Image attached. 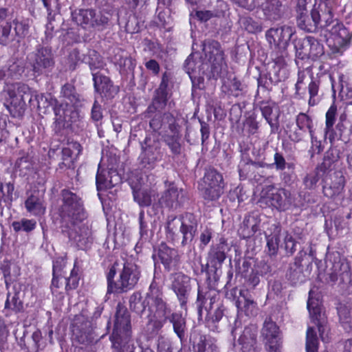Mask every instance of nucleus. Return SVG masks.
Segmentation results:
<instances>
[{
  "instance_id": "obj_1",
  "label": "nucleus",
  "mask_w": 352,
  "mask_h": 352,
  "mask_svg": "<svg viewBox=\"0 0 352 352\" xmlns=\"http://www.w3.org/2000/svg\"><path fill=\"white\" fill-rule=\"evenodd\" d=\"M130 309L138 314L142 315L148 311V317L159 320L160 327L163 323L169 321L174 332L182 340L185 337L186 319L178 312H172L163 292V287L155 280L149 286L148 291L142 299L141 293L135 292L129 298Z\"/></svg>"
},
{
  "instance_id": "obj_2",
  "label": "nucleus",
  "mask_w": 352,
  "mask_h": 352,
  "mask_svg": "<svg viewBox=\"0 0 352 352\" xmlns=\"http://www.w3.org/2000/svg\"><path fill=\"white\" fill-rule=\"evenodd\" d=\"M114 327L111 336L113 346L121 352H133L132 344L130 314L125 306L119 303L116 307ZM142 352H153L150 349Z\"/></svg>"
},
{
  "instance_id": "obj_3",
  "label": "nucleus",
  "mask_w": 352,
  "mask_h": 352,
  "mask_svg": "<svg viewBox=\"0 0 352 352\" xmlns=\"http://www.w3.org/2000/svg\"><path fill=\"white\" fill-rule=\"evenodd\" d=\"M61 205L58 209L61 228H71L87 218L82 198L68 189L60 192Z\"/></svg>"
},
{
  "instance_id": "obj_4",
  "label": "nucleus",
  "mask_w": 352,
  "mask_h": 352,
  "mask_svg": "<svg viewBox=\"0 0 352 352\" xmlns=\"http://www.w3.org/2000/svg\"><path fill=\"white\" fill-rule=\"evenodd\" d=\"M295 32V28L289 25L272 28L266 32V38L272 49V59L280 68L286 65L287 47Z\"/></svg>"
},
{
  "instance_id": "obj_5",
  "label": "nucleus",
  "mask_w": 352,
  "mask_h": 352,
  "mask_svg": "<svg viewBox=\"0 0 352 352\" xmlns=\"http://www.w3.org/2000/svg\"><path fill=\"white\" fill-rule=\"evenodd\" d=\"M197 221L192 214L188 213L181 218L175 217L169 219L166 226L167 237L172 241L175 240L177 228L182 236L181 245L185 247L190 245L197 231Z\"/></svg>"
},
{
  "instance_id": "obj_6",
  "label": "nucleus",
  "mask_w": 352,
  "mask_h": 352,
  "mask_svg": "<svg viewBox=\"0 0 352 352\" xmlns=\"http://www.w3.org/2000/svg\"><path fill=\"white\" fill-rule=\"evenodd\" d=\"M294 202V197L289 190L276 188L273 185L267 186L262 190L258 201L261 207H273L279 211L287 210Z\"/></svg>"
},
{
  "instance_id": "obj_7",
  "label": "nucleus",
  "mask_w": 352,
  "mask_h": 352,
  "mask_svg": "<svg viewBox=\"0 0 352 352\" xmlns=\"http://www.w3.org/2000/svg\"><path fill=\"white\" fill-rule=\"evenodd\" d=\"M116 265L121 266L118 269L119 278L116 294L127 292L138 284L141 276L140 268L131 258H121L116 261Z\"/></svg>"
},
{
  "instance_id": "obj_8",
  "label": "nucleus",
  "mask_w": 352,
  "mask_h": 352,
  "mask_svg": "<svg viewBox=\"0 0 352 352\" xmlns=\"http://www.w3.org/2000/svg\"><path fill=\"white\" fill-rule=\"evenodd\" d=\"M72 19L83 29L104 30L109 21L107 14L93 9H80L72 12Z\"/></svg>"
},
{
  "instance_id": "obj_9",
  "label": "nucleus",
  "mask_w": 352,
  "mask_h": 352,
  "mask_svg": "<svg viewBox=\"0 0 352 352\" xmlns=\"http://www.w3.org/2000/svg\"><path fill=\"white\" fill-rule=\"evenodd\" d=\"M216 295H210L208 294L207 296H204L201 294V292L198 291L197 299V307L199 317H201L203 307L204 304H207L208 300H209V305H206L205 309L207 312L206 320L207 327L212 331H216L217 327L215 324L218 322L223 316V309H222L220 304L217 303L215 308L214 304L216 302Z\"/></svg>"
},
{
  "instance_id": "obj_10",
  "label": "nucleus",
  "mask_w": 352,
  "mask_h": 352,
  "mask_svg": "<svg viewBox=\"0 0 352 352\" xmlns=\"http://www.w3.org/2000/svg\"><path fill=\"white\" fill-rule=\"evenodd\" d=\"M10 97V104H7V109L14 118H19L25 111L26 96L31 97L30 90L28 85L23 83L12 85L8 90Z\"/></svg>"
},
{
  "instance_id": "obj_11",
  "label": "nucleus",
  "mask_w": 352,
  "mask_h": 352,
  "mask_svg": "<svg viewBox=\"0 0 352 352\" xmlns=\"http://www.w3.org/2000/svg\"><path fill=\"white\" fill-rule=\"evenodd\" d=\"M202 45L205 56L210 64L212 76L217 78L226 69L223 51L216 41H205Z\"/></svg>"
},
{
  "instance_id": "obj_12",
  "label": "nucleus",
  "mask_w": 352,
  "mask_h": 352,
  "mask_svg": "<svg viewBox=\"0 0 352 352\" xmlns=\"http://www.w3.org/2000/svg\"><path fill=\"white\" fill-rule=\"evenodd\" d=\"M162 146V142L157 138H146L141 154V163L144 167L153 169L162 160L164 149Z\"/></svg>"
},
{
  "instance_id": "obj_13",
  "label": "nucleus",
  "mask_w": 352,
  "mask_h": 352,
  "mask_svg": "<svg viewBox=\"0 0 352 352\" xmlns=\"http://www.w3.org/2000/svg\"><path fill=\"white\" fill-rule=\"evenodd\" d=\"M308 82V91L309 94V104L314 106L317 103L316 96H318L320 80L313 77L312 73L309 70L299 71L298 73V80L295 85L296 94L300 98H303L306 94L305 88L302 85Z\"/></svg>"
},
{
  "instance_id": "obj_14",
  "label": "nucleus",
  "mask_w": 352,
  "mask_h": 352,
  "mask_svg": "<svg viewBox=\"0 0 352 352\" xmlns=\"http://www.w3.org/2000/svg\"><path fill=\"white\" fill-rule=\"evenodd\" d=\"M164 185L166 189L157 201L154 199V206L169 209L177 208L183 202L182 189H179L173 182L168 181L164 182Z\"/></svg>"
},
{
  "instance_id": "obj_15",
  "label": "nucleus",
  "mask_w": 352,
  "mask_h": 352,
  "mask_svg": "<svg viewBox=\"0 0 352 352\" xmlns=\"http://www.w3.org/2000/svg\"><path fill=\"white\" fill-rule=\"evenodd\" d=\"M61 229L63 233L80 249H85L92 243L91 231L88 226L80 223L71 228Z\"/></svg>"
},
{
  "instance_id": "obj_16",
  "label": "nucleus",
  "mask_w": 352,
  "mask_h": 352,
  "mask_svg": "<svg viewBox=\"0 0 352 352\" xmlns=\"http://www.w3.org/2000/svg\"><path fill=\"white\" fill-rule=\"evenodd\" d=\"M328 31L334 36L333 43L329 44L332 54L342 55L349 45L351 38L348 30L342 23L336 22V25L331 27Z\"/></svg>"
},
{
  "instance_id": "obj_17",
  "label": "nucleus",
  "mask_w": 352,
  "mask_h": 352,
  "mask_svg": "<svg viewBox=\"0 0 352 352\" xmlns=\"http://www.w3.org/2000/svg\"><path fill=\"white\" fill-rule=\"evenodd\" d=\"M171 289L177 295L180 306L186 309V303L190 291V278L182 272L175 273L171 276Z\"/></svg>"
},
{
  "instance_id": "obj_18",
  "label": "nucleus",
  "mask_w": 352,
  "mask_h": 352,
  "mask_svg": "<svg viewBox=\"0 0 352 352\" xmlns=\"http://www.w3.org/2000/svg\"><path fill=\"white\" fill-rule=\"evenodd\" d=\"M52 50L47 47H39L34 54L33 71L38 74L49 72L54 67Z\"/></svg>"
},
{
  "instance_id": "obj_19",
  "label": "nucleus",
  "mask_w": 352,
  "mask_h": 352,
  "mask_svg": "<svg viewBox=\"0 0 352 352\" xmlns=\"http://www.w3.org/2000/svg\"><path fill=\"white\" fill-rule=\"evenodd\" d=\"M190 343L193 352H219L214 340L197 329L191 331Z\"/></svg>"
},
{
  "instance_id": "obj_20",
  "label": "nucleus",
  "mask_w": 352,
  "mask_h": 352,
  "mask_svg": "<svg viewBox=\"0 0 352 352\" xmlns=\"http://www.w3.org/2000/svg\"><path fill=\"white\" fill-rule=\"evenodd\" d=\"M93 81L95 91L102 97L112 98L118 93V87L113 85L108 76L100 72L93 74Z\"/></svg>"
},
{
  "instance_id": "obj_21",
  "label": "nucleus",
  "mask_w": 352,
  "mask_h": 352,
  "mask_svg": "<svg viewBox=\"0 0 352 352\" xmlns=\"http://www.w3.org/2000/svg\"><path fill=\"white\" fill-rule=\"evenodd\" d=\"M54 113V130L60 131L65 128L67 122L72 121L71 114L74 113V107L67 102H59L58 100L53 107Z\"/></svg>"
},
{
  "instance_id": "obj_22",
  "label": "nucleus",
  "mask_w": 352,
  "mask_h": 352,
  "mask_svg": "<svg viewBox=\"0 0 352 352\" xmlns=\"http://www.w3.org/2000/svg\"><path fill=\"white\" fill-rule=\"evenodd\" d=\"M270 352H278L280 347L279 328L270 318L266 319L261 330Z\"/></svg>"
},
{
  "instance_id": "obj_23",
  "label": "nucleus",
  "mask_w": 352,
  "mask_h": 352,
  "mask_svg": "<svg viewBox=\"0 0 352 352\" xmlns=\"http://www.w3.org/2000/svg\"><path fill=\"white\" fill-rule=\"evenodd\" d=\"M168 78L166 74L162 76V81L159 87L155 91L152 100V104L148 107V109L162 110L167 105L170 94L168 91Z\"/></svg>"
},
{
  "instance_id": "obj_24",
  "label": "nucleus",
  "mask_w": 352,
  "mask_h": 352,
  "mask_svg": "<svg viewBox=\"0 0 352 352\" xmlns=\"http://www.w3.org/2000/svg\"><path fill=\"white\" fill-rule=\"evenodd\" d=\"M121 182V177L116 170H98L96 184L98 191L105 190L116 186Z\"/></svg>"
},
{
  "instance_id": "obj_25",
  "label": "nucleus",
  "mask_w": 352,
  "mask_h": 352,
  "mask_svg": "<svg viewBox=\"0 0 352 352\" xmlns=\"http://www.w3.org/2000/svg\"><path fill=\"white\" fill-rule=\"evenodd\" d=\"M257 327L254 324L245 327L240 335L238 342L241 345L242 352H258L256 346Z\"/></svg>"
},
{
  "instance_id": "obj_26",
  "label": "nucleus",
  "mask_w": 352,
  "mask_h": 352,
  "mask_svg": "<svg viewBox=\"0 0 352 352\" xmlns=\"http://www.w3.org/2000/svg\"><path fill=\"white\" fill-rule=\"evenodd\" d=\"M171 129L166 131L164 134L162 135V140L168 147L172 154L174 155H179L182 153V134L180 132V126L178 124L173 126Z\"/></svg>"
},
{
  "instance_id": "obj_27",
  "label": "nucleus",
  "mask_w": 352,
  "mask_h": 352,
  "mask_svg": "<svg viewBox=\"0 0 352 352\" xmlns=\"http://www.w3.org/2000/svg\"><path fill=\"white\" fill-rule=\"evenodd\" d=\"M311 291L309 292V296L307 300V309L311 317L317 321L318 331L322 340L324 342H329L328 329L324 325V321H320L321 309L318 300H315L311 297Z\"/></svg>"
},
{
  "instance_id": "obj_28",
  "label": "nucleus",
  "mask_w": 352,
  "mask_h": 352,
  "mask_svg": "<svg viewBox=\"0 0 352 352\" xmlns=\"http://www.w3.org/2000/svg\"><path fill=\"white\" fill-rule=\"evenodd\" d=\"M173 124L176 125L177 121L175 117L170 113H164L162 115H155L149 122L150 127L155 132H157L160 135L164 134L166 131L171 129Z\"/></svg>"
},
{
  "instance_id": "obj_29",
  "label": "nucleus",
  "mask_w": 352,
  "mask_h": 352,
  "mask_svg": "<svg viewBox=\"0 0 352 352\" xmlns=\"http://www.w3.org/2000/svg\"><path fill=\"white\" fill-rule=\"evenodd\" d=\"M330 271L328 276L329 280L332 283H335L338 278L342 283H348L351 280V267L345 261H335Z\"/></svg>"
},
{
  "instance_id": "obj_30",
  "label": "nucleus",
  "mask_w": 352,
  "mask_h": 352,
  "mask_svg": "<svg viewBox=\"0 0 352 352\" xmlns=\"http://www.w3.org/2000/svg\"><path fill=\"white\" fill-rule=\"evenodd\" d=\"M226 258L225 245L219 243L210 248L207 257V267H212L216 272L221 267L223 263Z\"/></svg>"
},
{
  "instance_id": "obj_31",
  "label": "nucleus",
  "mask_w": 352,
  "mask_h": 352,
  "mask_svg": "<svg viewBox=\"0 0 352 352\" xmlns=\"http://www.w3.org/2000/svg\"><path fill=\"white\" fill-rule=\"evenodd\" d=\"M262 7L264 15L270 21L279 20L285 11V6L280 0H267Z\"/></svg>"
},
{
  "instance_id": "obj_32",
  "label": "nucleus",
  "mask_w": 352,
  "mask_h": 352,
  "mask_svg": "<svg viewBox=\"0 0 352 352\" xmlns=\"http://www.w3.org/2000/svg\"><path fill=\"white\" fill-rule=\"evenodd\" d=\"M158 256L164 267L168 270L176 267L179 260L177 251L165 244H161L160 246Z\"/></svg>"
},
{
  "instance_id": "obj_33",
  "label": "nucleus",
  "mask_w": 352,
  "mask_h": 352,
  "mask_svg": "<svg viewBox=\"0 0 352 352\" xmlns=\"http://www.w3.org/2000/svg\"><path fill=\"white\" fill-rule=\"evenodd\" d=\"M318 13L314 8L310 16L307 12H300L296 16L298 26L306 32H314L318 28Z\"/></svg>"
},
{
  "instance_id": "obj_34",
  "label": "nucleus",
  "mask_w": 352,
  "mask_h": 352,
  "mask_svg": "<svg viewBox=\"0 0 352 352\" xmlns=\"http://www.w3.org/2000/svg\"><path fill=\"white\" fill-rule=\"evenodd\" d=\"M239 294L240 296L235 302L238 309L243 311L248 316H255L257 313V304L251 295L247 290H241Z\"/></svg>"
},
{
  "instance_id": "obj_35",
  "label": "nucleus",
  "mask_w": 352,
  "mask_h": 352,
  "mask_svg": "<svg viewBox=\"0 0 352 352\" xmlns=\"http://www.w3.org/2000/svg\"><path fill=\"white\" fill-rule=\"evenodd\" d=\"M330 180L329 183L326 181V186H324L323 190L326 196L332 197L342 192L345 179L342 173L335 172L330 175Z\"/></svg>"
},
{
  "instance_id": "obj_36",
  "label": "nucleus",
  "mask_w": 352,
  "mask_h": 352,
  "mask_svg": "<svg viewBox=\"0 0 352 352\" xmlns=\"http://www.w3.org/2000/svg\"><path fill=\"white\" fill-rule=\"evenodd\" d=\"M316 8L318 13V28H327V30L336 25L337 20L333 19L331 9L327 6V3H321Z\"/></svg>"
},
{
  "instance_id": "obj_37",
  "label": "nucleus",
  "mask_w": 352,
  "mask_h": 352,
  "mask_svg": "<svg viewBox=\"0 0 352 352\" xmlns=\"http://www.w3.org/2000/svg\"><path fill=\"white\" fill-rule=\"evenodd\" d=\"M340 322L346 331H352V302H340L337 307Z\"/></svg>"
},
{
  "instance_id": "obj_38",
  "label": "nucleus",
  "mask_w": 352,
  "mask_h": 352,
  "mask_svg": "<svg viewBox=\"0 0 352 352\" xmlns=\"http://www.w3.org/2000/svg\"><path fill=\"white\" fill-rule=\"evenodd\" d=\"M74 339L83 344L91 343L93 340L92 329L89 322H86L80 326L75 325L73 329Z\"/></svg>"
},
{
  "instance_id": "obj_39",
  "label": "nucleus",
  "mask_w": 352,
  "mask_h": 352,
  "mask_svg": "<svg viewBox=\"0 0 352 352\" xmlns=\"http://www.w3.org/2000/svg\"><path fill=\"white\" fill-rule=\"evenodd\" d=\"M81 151V146L78 143H72L68 147H65L62 150L63 162L59 164L60 168L63 166L66 168H72L74 165L76 157L80 154Z\"/></svg>"
},
{
  "instance_id": "obj_40",
  "label": "nucleus",
  "mask_w": 352,
  "mask_h": 352,
  "mask_svg": "<svg viewBox=\"0 0 352 352\" xmlns=\"http://www.w3.org/2000/svg\"><path fill=\"white\" fill-rule=\"evenodd\" d=\"M133 193L134 200L140 206H148L153 201L154 202V199H155V198L153 199L156 194V192L153 189L133 188Z\"/></svg>"
},
{
  "instance_id": "obj_41",
  "label": "nucleus",
  "mask_w": 352,
  "mask_h": 352,
  "mask_svg": "<svg viewBox=\"0 0 352 352\" xmlns=\"http://www.w3.org/2000/svg\"><path fill=\"white\" fill-rule=\"evenodd\" d=\"M25 207L28 212L34 216L43 214L45 212V206L43 200L38 196L32 195L25 201Z\"/></svg>"
},
{
  "instance_id": "obj_42",
  "label": "nucleus",
  "mask_w": 352,
  "mask_h": 352,
  "mask_svg": "<svg viewBox=\"0 0 352 352\" xmlns=\"http://www.w3.org/2000/svg\"><path fill=\"white\" fill-rule=\"evenodd\" d=\"M337 107L332 104L326 113V121L324 128V135L329 137L331 142L335 140L336 132L333 129V125L336 119Z\"/></svg>"
},
{
  "instance_id": "obj_43",
  "label": "nucleus",
  "mask_w": 352,
  "mask_h": 352,
  "mask_svg": "<svg viewBox=\"0 0 352 352\" xmlns=\"http://www.w3.org/2000/svg\"><path fill=\"white\" fill-rule=\"evenodd\" d=\"M203 184L215 188H224L222 175L214 168H209L206 170L204 177Z\"/></svg>"
},
{
  "instance_id": "obj_44",
  "label": "nucleus",
  "mask_w": 352,
  "mask_h": 352,
  "mask_svg": "<svg viewBox=\"0 0 352 352\" xmlns=\"http://www.w3.org/2000/svg\"><path fill=\"white\" fill-rule=\"evenodd\" d=\"M25 70L24 63L20 60H11L9 61L8 68L4 76L8 78L19 79Z\"/></svg>"
},
{
  "instance_id": "obj_45",
  "label": "nucleus",
  "mask_w": 352,
  "mask_h": 352,
  "mask_svg": "<svg viewBox=\"0 0 352 352\" xmlns=\"http://www.w3.org/2000/svg\"><path fill=\"white\" fill-rule=\"evenodd\" d=\"M34 100L36 102L37 108L39 110H45L50 106L54 107L57 102V100L54 98L50 94H34V95H31L29 101L31 102Z\"/></svg>"
},
{
  "instance_id": "obj_46",
  "label": "nucleus",
  "mask_w": 352,
  "mask_h": 352,
  "mask_svg": "<svg viewBox=\"0 0 352 352\" xmlns=\"http://www.w3.org/2000/svg\"><path fill=\"white\" fill-rule=\"evenodd\" d=\"M258 229L254 218L245 217L240 226L239 232L243 239H248L253 236Z\"/></svg>"
},
{
  "instance_id": "obj_47",
  "label": "nucleus",
  "mask_w": 352,
  "mask_h": 352,
  "mask_svg": "<svg viewBox=\"0 0 352 352\" xmlns=\"http://www.w3.org/2000/svg\"><path fill=\"white\" fill-rule=\"evenodd\" d=\"M201 197L207 201H213L219 199L223 192V188L213 187L206 184H201L200 188Z\"/></svg>"
},
{
  "instance_id": "obj_48",
  "label": "nucleus",
  "mask_w": 352,
  "mask_h": 352,
  "mask_svg": "<svg viewBox=\"0 0 352 352\" xmlns=\"http://www.w3.org/2000/svg\"><path fill=\"white\" fill-rule=\"evenodd\" d=\"M140 234L142 239L146 241L153 236V231L151 228L152 222L151 218L148 219L144 217V212L142 211L139 215Z\"/></svg>"
},
{
  "instance_id": "obj_49",
  "label": "nucleus",
  "mask_w": 352,
  "mask_h": 352,
  "mask_svg": "<svg viewBox=\"0 0 352 352\" xmlns=\"http://www.w3.org/2000/svg\"><path fill=\"white\" fill-rule=\"evenodd\" d=\"M61 96L64 98L63 102H67L69 105L74 106L78 100V95L72 85L65 84L61 89Z\"/></svg>"
},
{
  "instance_id": "obj_50",
  "label": "nucleus",
  "mask_w": 352,
  "mask_h": 352,
  "mask_svg": "<svg viewBox=\"0 0 352 352\" xmlns=\"http://www.w3.org/2000/svg\"><path fill=\"white\" fill-rule=\"evenodd\" d=\"M310 36L302 39H298L294 41V47L298 58L301 59L309 58Z\"/></svg>"
},
{
  "instance_id": "obj_51",
  "label": "nucleus",
  "mask_w": 352,
  "mask_h": 352,
  "mask_svg": "<svg viewBox=\"0 0 352 352\" xmlns=\"http://www.w3.org/2000/svg\"><path fill=\"white\" fill-rule=\"evenodd\" d=\"M14 25V35L19 38H24L29 32L30 20L29 19H14L12 22Z\"/></svg>"
},
{
  "instance_id": "obj_52",
  "label": "nucleus",
  "mask_w": 352,
  "mask_h": 352,
  "mask_svg": "<svg viewBox=\"0 0 352 352\" xmlns=\"http://www.w3.org/2000/svg\"><path fill=\"white\" fill-rule=\"evenodd\" d=\"M121 266L119 265H116V261L114 264L111 267L109 271L107 274V294H116L117 291V285L118 280H114V277L116 274V272H118V269H120Z\"/></svg>"
},
{
  "instance_id": "obj_53",
  "label": "nucleus",
  "mask_w": 352,
  "mask_h": 352,
  "mask_svg": "<svg viewBox=\"0 0 352 352\" xmlns=\"http://www.w3.org/2000/svg\"><path fill=\"white\" fill-rule=\"evenodd\" d=\"M14 184L11 182L2 184L0 182V201L11 204L14 199Z\"/></svg>"
},
{
  "instance_id": "obj_54",
  "label": "nucleus",
  "mask_w": 352,
  "mask_h": 352,
  "mask_svg": "<svg viewBox=\"0 0 352 352\" xmlns=\"http://www.w3.org/2000/svg\"><path fill=\"white\" fill-rule=\"evenodd\" d=\"M288 277L290 281L296 285L298 283H303L305 280V276L303 274L302 267L296 261L294 267H291Z\"/></svg>"
},
{
  "instance_id": "obj_55",
  "label": "nucleus",
  "mask_w": 352,
  "mask_h": 352,
  "mask_svg": "<svg viewBox=\"0 0 352 352\" xmlns=\"http://www.w3.org/2000/svg\"><path fill=\"white\" fill-rule=\"evenodd\" d=\"M89 65L92 75L94 73L99 72L98 70L102 69L105 65L102 57L94 50L89 52Z\"/></svg>"
},
{
  "instance_id": "obj_56",
  "label": "nucleus",
  "mask_w": 352,
  "mask_h": 352,
  "mask_svg": "<svg viewBox=\"0 0 352 352\" xmlns=\"http://www.w3.org/2000/svg\"><path fill=\"white\" fill-rule=\"evenodd\" d=\"M309 58L316 59L324 54L323 45L314 37L309 38Z\"/></svg>"
},
{
  "instance_id": "obj_57",
  "label": "nucleus",
  "mask_w": 352,
  "mask_h": 352,
  "mask_svg": "<svg viewBox=\"0 0 352 352\" xmlns=\"http://www.w3.org/2000/svg\"><path fill=\"white\" fill-rule=\"evenodd\" d=\"M296 125L297 127L305 129L309 134L315 131L311 118L305 113H300L296 116Z\"/></svg>"
},
{
  "instance_id": "obj_58",
  "label": "nucleus",
  "mask_w": 352,
  "mask_h": 352,
  "mask_svg": "<svg viewBox=\"0 0 352 352\" xmlns=\"http://www.w3.org/2000/svg\"><path fill=\"white\" fill-rule=\"evenodd\" d=\"M12 23L3 22L0 24V43L7 45L14 41L13 34H11Z\"/></svg>"
},
{
  "instance_id": "obj_59",
  "label": "nucleus",
  "mask_w": 352,
  "mask_h": 352,
  "mask_svg": "<svg viewBox=\"0 0 352 352\" xmlns=\"http://www.w3.org/2000/svg\"><path fill=\"white\" fill-rule=\"evenodd\" d=\"M318 341L314 329L309 327L307 331L306 351L307 352H318Z\"/></svg>"
},
{
  "instance_id": "obj_60",
  "label": "nucleus",
  "mask_w": 352,
  "mask_h": 352,
  "mask_svg": "<svg viewBox=\"0 0 352 352\" xmlns=\"http://www.w3.org/2000/svg\"><path fill=\"white\" fill-rule=\"evenodd\" d=\"M279 242V236L276 234L269 235L267 236V253L270 256H274L277 254Z\"/></svg>"
},
{
  "instance_id": "obj_61",
  "label": "nucleus",
  "mask_w": 352,
  "mask_h": 352,
  "mask_svg": "<svg viewBox=\"0 0 352 352\" xmlns=\"http://www.w3.org/2000/svg\"><path fill=\"white\" fill-rule=\"evenodd\" d=\"M227 91L228 94L234 97L242 95L243 86L241 82L235 78L231 80L228 85Z\"/></svg>"
},
{
  "instance_id": "obj_62",
  "label": "nucleus",
  "mask_w": 352,
  "mask_h": 352,
  "mask_svg": "<svg viewBox=\"0 0 352 352\" xmlns=\"http://www.w3.org/2000/svg\"><path fill=\"white\" fill-rule=\"evenodd\" d=\"M79 277L77 271L74 268L68 278H65V290H72L76 289L78 285Z\"/></svg>"
},
{
  "instance_id": "obj_63",
  "label": "nucleus",
  "mask_w": 352,
  "mask_h": 352,
  "mask_svg": "<svg viewBox=\"0 0 352 352\" xmlns=\"http://www.w3.org/2000/svg\"><path fill=\"white\" fill-rule=\"evenodd\" d=\"M261 111L262 116L265 118L267 122L270 125L273 130L274 127H276V124L273 122L271 118V115L273 111L272 107L267 102H263L261 106Z\"/></svg>"
},
{
  "instance_id": "obj_64",
  "label": "nucleus",
  "mask_w": 352,
  "mask_h": 352,
  "mask_svg": "<svg viewBox=\"0 0 352 352\" xmlns=\"http://www.w3.org/2000/svg\"><path fill=\"white\" fill-rule=\"evenodd\" d=\"M307 131L305 129L301 127H297L294 130L289 131V139L294 142H299L304 140L305 137L307 135Z\"/></svg>"
}]
</instances>
